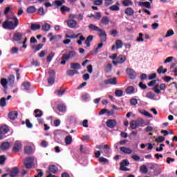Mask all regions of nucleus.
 Masks as SVG:
<instances>
[{
	"instance_id": "obj_1",
	"label": "nucleus",
	"mask_w": 177,
	"mask_h": 177,
	"mask_svg": "<svg viewBox=\"0 0 177 177\" xmlns=\"http://www.w3.org/2000/svg\"><path fill=\"white\" fill-rule=\"evenodd\" d=\"M17 26H19V19H17V17H9L8 15H6V21L3 23L2 27L5 30H13Z\"/></svg>"
},
{
	"instance_id": "obj_2",
	"label": "nucleus",
	"mask_w": 177,
	"mask_h": 177,
	"mask_svg": "<svg viewBox=\"0 0 177 177\" xmlns=\"http://www.w3.org/2000/svg\"><path fill=\"white\" fill-rule=\"evenodd\" d=\"M77 53L74 50H71L68 52V54H63L62 57H61V62L60 64L62 66H65L66 62H68L70 59H73L75 57Z\"/></svg>"
},
{
	"instance_id": "obj_3",
	"label": "nucleus",
	"mask_w": 177,
	"mask_h": 177,
	"mask_svg": "<svg viewBox=\"0 0 177 177\" xmlns=\"http://www.w3.org/2000/svg\"><path fill=\"white\" fill-rule=\"evenodd\" d=\"M24 165H25V167L28 169H31L34 165V158L32 157L26 158L24 160Z\"/></svg>"
},
{
	"instance_id": "obj_4",
	"label": "nucleus",
	"mask_w": 177,
	"mask_h": 177,
	"mask_svg": "<svg viewBox=\"0 0 177 177\" xmlns=\"http://www.w3.org/2000/svg\"><path fill=\"white\" fill-rule=\"evenodd\" d=\"M165 89H167V85L164 83L160 84V85L156 84L153 88V91L155 93H158V95L161 93V91H165Z\"/></svg>"
},
{
	"instance_id": "obj_5",
	"label": "nucleus",
	"mask_w": 177,
	"mask_h": 177,
	"mask_svg": "<svg viewBox=\"0 0 177 177\" xmlns=\"http://www.w3.org/2000/svg\"><path fill=\"white\" fill-rule=\"evenodd\" d=\"M128 165H129V161L128 160V159H124L122 160L120 162V171H124L125 172L126 171H130L129 169L125 167H128Z\"/></svg>"
},
{
	"instance_id": "obj_6",
	"label": "nucleus",
	"mask_w": 177,
	"mask_h": 177,
	"mask_svg": "<svg viewBox=\"0 0 177 177\" xmlns=\"http://www.w3.org/2000/svg\"><path fill=\"white\" fill-rule=\"evenodd\" d=\"M21 147H23V145L21 144V142L16 141L12 147V153H19V151L21 150Z\"/></svg>"
},
{
	"instance_id": "obj_7",
	"label": "nucleus",
	"mask_w": 177,
	"mask_h": 177,
	"mask_svg": "<svg viewBox=\"0 0 177 177\" xmlns=\"http://www.w3.org/2000/svg\"><path fill=\"white\" fill-rule=\"evenodd\" d=\"M127 74L129 75L130 80H135L136 78V72L131 68H128L126 70Z\"/></svg>"
},
{
	"instance_id": "obj_8",
	"label": "nucleus",
	"mask_w": 177,
	"mask_h": 177,
	"mask_svg": "<svg viewBox=\"0 0 177 177\" xmlns=\"http://www.w3.org/2000/svg\"><path fill=\"white\" fill-rule=\"evenodd\" d=\"M96 149H99L101 150H103L104 153H105V154H109V151L111 149H110V146L105 145H96Z\"/></svg>"
},
{
	"instance_id": "obj_9",
	"label": "nucleus",
	"mask_w": 177,
	"mask_h": 177,
	"mask_svg": "<svg viewBox=\"0 0 177 177\" xmlns=\"http://www.w3.org/2000/svg\"><path fill=\"white\" fill-rule=\"evenodd\" d=\"M122 41L120 39H117L115 42V44L112 46L111 50H115V49H121L122 48Z\"/></svg>"
},
{
	"instance_id": "obj_10",
	"label": "nucleus",
	"mask_w": 177,
	"mask_h": 177,
	"mask_svg": "<svg viewBox=\"0 0 177 177\" xmlns=\"http://www.w3.org/2000/svg\"><path fill=\"white\" fill-rule=\"evenodd\" d=\"M106 124L108 128H115L117 126V120L114 119H109L106 121Z\"/></svg>"
},
{
	"instance_id": "obj_11",
	"label": "nucleus",
	"mask_w": 177,
	"mask_h": 177,
	"mask_svg": "<svg viewBox=\"0 0 177 177\" xmlns=\"http://www.w3.org/2000/svg\"><path fill=\"white\" fill-rule=\"evenodd\" d=\"M58 168L55 165H51L48 166V170L46 171V174H57Z\"/></svg>"
},
{
	"instance_id": "obj_12",
	"label": "nucleus",
	"mask_w": 177,
	"mask_h": 177,
	"mask_svg": "<svg viewBox=\"0 0 177 177\" xmlns=\"http://www.w3.org/2000/svg\"><path fill=\"white\" fill-rule=\"evenodd\" d=\"M97 32H100L99 36L101 38V42H106L107 39V37L106 35V31L100 28V30H97Z\"/></svg>"
},
{
	"instance_id": "obj_13",
	"label": "nucleus",
	"mask_w": 177,
	"mask_h": 177,
	"mask_svg": "<svg viewBox=\"0 0 177 177\" xmlns=\"http://www.w3.org/2000/svg\"><path fill=\"white\" fill-rule=\"evenodd\" d=\"M104 84L105 85H109L111 84V85H117V78L116 77H113L109 80H104Z\"/></svg>"
},
{
	"instance_id": "obj_14",
	"label": "nucleus",
	"mask_w": 177,
	"mask_h": 177,
	"mask_svg": "<svg viewBox=\"0 0 177 177\" xmlns=\"http://www.w3.org/2000/svg\"><path fill=\"white\" fill-rule=\"evenodd\" d=\"M18 174H19V168L13 167L10 170L9 175L10 177H16L17 176Z\"/></svg>"
},
{
	"instance_id": "obj_15",
	"label": "nucleus",
	"mask_w": 177,
	"mask_h": 177,
	"mask_svg": "<svg viewBox=\"0 0 177 177\" xmlns=\"http://www.w3.org/2000/svg\"><path fill=\"white\" fill-rule=\"evenodd\" d=\"M66 24L70 28H75L77 24V21L74 19L67 21Z\"/></svg>"
},
{
	"instance_id": "obj_16",
	"label": "nucleus",
	"mask_w": 177,
	"mask_h": 177,
	"mask_svg": "<svg viewBox=\"0 0 177 177\" xmlns=\"http://www.w3.org/2000/svg\"><path fill=\"white\" fill-rule=\"evenodd\" d=\"M13 39H14V41H16L17 42L21 41V39H23V33L16 32L15 34H14Z\"/></svg>"
},
{
	"instance_id": "obj_17",
	"label": "nucleus",
	"mask_w": 177,
	"mask_h": 177,
	"mask_svg": "<svg viewBox=\"0 0 177 177\" xmlns=\"http://www.w3.org/2000/svg\"><path fill=\"white\" fill-rule=\"evenodd\" d=\"M17 115H19V113L16 111H12L8 113V118L10 120H15L16 118H17Z\"/></svg>"
},
{
	"instance_id": "obj_18",
	"label": "nucleus",
	"mask_w": 177,
	"mask_h": 177,
	"mask_svg": "<svg viewBox=\"0 0 177 177\" xmlns=\"http://www.w3.org/2000/svg\"><path fill=\"white\" fill-rule=\"evenodd\" d=\"M138 6H144L145 8H147V9L151 8V5L149 1H140L138 2Z\"/></svg>"
},
{
	"instance_id": "obj_19",
	"label": "nucleus",
	"mask_w": 177,
	"mask_h": 177,
	"mask_svg": "<svg viewBox=\"0 0 177 177\" xmlns=\"http://www.w3.org/2000/svg\"><path fill=\"white\" fill-rule=\"evenodd\" d=\"M124 13L125 15H127V16H133L135 11H133V9H132V8L129 7L125 9Z\"/></svg>"
},
{
	"instance_id": "obj_20",
	"label": "nucleus",
	"mask_w": 177,
	"mask_h": 177,
	"mask_svg": "<svg viewBox=\"0 0 177 177\" xmlns=\"http://www.w3.org/2000/svg\"><path fill=\"white\" fill-rule=\"evenodd\" d=\"M1 150H8L10 148V142H4L0 146Z\"/></svg>"
},
{
	"instance_id": "obj_21",
	"label": "nucleus",
	"mask_w": 177,
	"mask_h": 177,
	"mask_svg": "<svg viewBox=\"0 0 177 177\" xmlns=\"http://www.w3.org/2000/svg\"><path fill=\"white\" fill-rule=\"evenodd\" d=\"M91 41H93V36L88 35L84 41V44H86L87 48H89V46H91Z\"/></svg>"
},
{
	"instance_id": "obj_22",
	"label": "nucleus",
	"mask_w": 177,
	"mask_h": 177,
	"mask_svg": "<svg viewBox=\"0 0 177 177\" xmlns=\"http://www.w3.org/2000/svg\"><path fill=\"white\" fill-rule=\"evenodd\" d=\"M80 74V72L77 70H68L66 71V75L69 77H74V75Z\"/></svg>"
},
{
	"instance_id": "obj_23",
	"label": "nucleus",
	"mask_w": 177,
	"mask_h": 177,
	"mask_svg": "<svg viewBox=\"0 0 177 177\" xmlns=\"http://www.w3.org/2000/svg\"><path fill=\"white\" fill-rule=\"evenodd\" d=\"M116 60L118 62L119 64H122V63H124L125 60H127V57L125 55H119L116 58Z\"/></svg>"
},
{
	"instance_id": "obj_24",
	"label": "nucleus",
	"mask_w": 177,
	"mask_h": 177,
	"mask_svg": "<svg viewBox=\"0 0 177 177\" xmlns=\"http://www.w3.org/2000/svg\"><path fill=\"white\" fill-rule=\"evenodd\" d=\"M22 86L24 91H30L31 88V84L29 82H24L22 83Z\"/></svg>"
},
{
	"instance_id": "obj_25",
	"label": "nucleus",
	"mask_w": 177,
	"mask_h": 177,
	"mask_svg": "<svg viewBox=\"0 0 177 177\" xmlns=\"http://www.w3.org/2000/svg\"><path fill=\"white\" fill-rule=\"evenodd\" d=\"M71 68L73 70H81V64L80 63H71Z\"/></svg>"
},
{
	"instance_id": "obj_26",
	"label": "nucleus",
	"mask_w": 177,
	"mask_h": 177,
	"mask_svg": "<svg viewBox=\"0 0 177 177\" xmlns=\"http://www.w3.org/2000/svg\"><path fill=\"white\" fill-rule=\"evenodd\" d=\"M26 12L29 14L35 13V12H37V8H35V6H30L28 7V8L26 9Z\"/></svg>"
},
{
	"instance_id": "obj_27",
	"label": "nucleus",
	"mask_w": 177,
	"mask_h": 177,
	"mask_svg": "<svg viewBox=\"0 0 177 177\" xmlns=\"http://www.w3.org/2000/svg\"><path fill=\"white\" fill-rule=\"evenodd\" d=\"M120 151H122V153H124V154H131L132 151L129 148H127L125 147H120Z\"/></svg>"
},
{
	"instance_id": "obj_28",
	"label": "nucleus",
	"mask_w": 177,
	"mask_h": 177,
	"mask_svg": "<svg viewBox=\"0 0 177 177\" xmlns=\"http://www.w3.org/2000/svg\"><path fill=\"white\" fill-rule=\"evenodd\" d=\"M57 110L60 113H64L66 110V106L64 104H58L57 105Z\"/></svg>"
},
{
	"instance_id": "obj_29",
	"label": "nucleus",
	"mask_w": 177,
	"mask_h": 177,
	"mask_svg": "<svg viewBox=\"0 0 177 177\" xmlns=\"http://www.w3.org/2000/svg\"><path fill=\"white\" fill-rule=\"evenodd\" d=\"M109 23H110V19H109L108 17H103L101 19V24H104V26L109 25Z\"/></svg>"
},
{
	"instance_id": "obj_30",
	"label": "nucleus",
	"mask_w": 177,
	"mask_h": 177,
	"mask_svg": "<svg viewBox=\"0 0 177 177\" xmlns=\"http://www.w3.org/2000/svg\"><path fill=\"white\" fill-rule=\"evenodd\" d=\"M34 113H35V117H36V118H39V117H42V115H44V113H42V111L39 109H35Z\"/></svg>"
},
{
	"instance_id": "obj_31",
	"label": "nucleus",
	"mask_w": 177,
	"mask_h": 177,
	"mask_svg": "<svg viewBox=\"0 0 177 177\" xmlns=\"http://www.w3.org/2000/svg\"><path fill=\"white\" fill-rule=\"evenodd\" d=\"M133 92H135V87L132 86H129L126 88V93L128 95H131L132 93H133Z\"/></svg>"
},
{
	"instance_id": "obj_32",
	"label": "nucleus",
	"mask_w": 177,
	"mask_h": 177,
	"mask_svg": "<svg viewBox=\"0 0 177 177\" xmlns=\"http://www.w3.org/2000/svg\"><path fill=\"white\" fill-rule=\"evenodd\" d=\"M41 28V25L37 24H32L30 26V30L32 31H37V30H39Z\"/></svg>"
},
{
	"instance_id": "obj_33",
	"label": "nucleus",
	"mask_w": 177,
	"mask_h": 177,
	"mask_svg": "<svg viewBox=\"0 0 177 177\" xmlns=\"http://www.w3.org/2000/svg\"><path fill=\"white\" fill-rule=\"evenodd\" d=\"M120 3L117 2L116 5H113L110 7V10L112 11L117 12V10H120Z\"/></svg>"
},
{
	"instance_id": "obj_34",
	"label": "nucleus",
	"mask_w": 177,
	"mask_h": 177,
	"mask_svg": "<svg viewBox=\"0 0 177 177\" xmlns=\"http://www.w3.org/2000/svg\"><path fill=\"white\" fill-rule=\"evenodd\" d=\"M0 132H1V133H3L4 135H6V133L9 132V128L8 127V126H2L0 128Z\"/></svg>"
},
{
	"instance_id": "obj_35",
	"label": "nucleus",
	"mask_w": 177,
	"mask_h": 177,
	"mask_svg": "<svg viewBox=\"0 0 177 177\" xmlns=\"http://www.w3.org/2000/svg\"><path fill=\"white\" fill-rule=\"evenodd\" d=\"M138 127H139V126H138L136 120H131L130 122V128H131L132 129H136V128H138Z\"/></svg>"
},
{
	"instance_id": "obj_36",
	"label": "nucleus",
	"mask_w": 177,
	"mask_h": 177,
	"mask_svg": "<svg viewBox=\"0 0 177 177\" xmlns=\"http://www.w3.org/2000/svg\"><path fill=\"white\" fill-rule=\"evenodd\" d=\"M1 84L2 85L3 88H4V89H7L8 88V80H6V78H3L1 80Z\"/></svg>"
},
{
	"instance_id": "obj_37",
	"label": "nucleus",
	"mask_w": 177,
	"mask_h": 177,
	"mask_svg": "<svg viewBox=\"0 0 177 177\" xmlns=\"http://www.w3.org/2000/svg\"><path fill=\"white\" fill-rule=\"evenodd\" d=\"M24 153L25 154H32V148L30 146L25 147Z\"/></svg>"
},
{
	"instance_id": "obj_38",
	"label": "nucleus",
	"mask_w": 177,
	"mask_h": 177,
	"mask_svg": "<svg viewBox=\"0 0 177 177\" xmlns=\"http://www.w3.org/2000/svg\"><path fill=\"white\" fill-rule=\"evenodd\" d=\"M41 30L42 31H49V30H50V25L49 24H44L42 26H41Z\"/></svg>"
},
{
	"instance_id": "obj_39",
	"label": "nucleus",
	"mask_w": 177,
	"mask_h": 177,
	"mask_svg": "<svg viewBox=\"0 0 177 177\" xmlns=\"http://www.w3.org/2000/svg\"><path fill=\"white\" fill-rule=\"evenodd\" d=\"M88 28L90 30H92V31H98L100 30V28L98 26H96L95 24H91L90 25H88Z\"/></svg>"
},
{
	"instance_id": "obj_40",
	"label": "nucleus",
	"mask_w": 177,
	"mask_h": 177,
	"mask_svg": "<svg viewBox=\"0 0 177 177\" xmlns=\"http://www.w3.org/2000/svg\"><path fill=\"white\" fill-rule=\"evenodd\" d=\"M146 97H147V99H151V100H154V99H156V95L151 92H149L146 94Z\"/></svg>"
},
{
	"instance_id": "obj_41",
	"label": "nucleus",
	"mask_w": 177,
	"mask_h": 177,
	"mask_svg": "<svg viewBox=\"0 0 177 177\" xmlns=\"http://www.w3.org/2000/svg\"><path fill=\"white\" fill-rule=\"evenodd\" d=\"M55 57V53L51 52L46 57V61L48 63L52 62V59Z\"/></svg>"
},
{
	"instance_id": "obj_42",
	"label": "nucleus",
	"mask_w": 177,
	"mask_h": 177,
	"mask_svg": "<svg viewBox=\"0 0 177 177\" xmlns=\"http://www.w3.org/2000/svg\"><path fill=\"white\" fill-rule=\"evenodd\" d=\"M113 68V65L111 64H108L104 68L105 73H111Z\"/></svg>"
},
{
	"instance_id": "obj_43",
	"label": "nucleus",
	"mask_w": 177,
	"mask_h": 177,
	"mask_svg": "<svg viewBox=\"0 0 177 177\" xmlns=\"http://www.w3.org/2000/svg\"><path fill=\"white\" fill-rule=\"evenodd\" d=\"M72 142H73V138H71V136H67L65 138V143H66V145H71Z\"/></svg>"
},
{
	"instance_id": "obj_44",
	"label": "nucleus",
	"mask_w": 177,
	"mask_h": 177,
	"mask_svg": "<svg viewBox=\"0 0 177 177\" xmlns=\"http://www.w3.org/2000/svg\"><path fill=\"white\" fill-rule=\"evenodd\" d=\"M122 5H124V6H132V5H133V3H132V1L131 0H124L122 2Z\"/></svg>"
},
{
	"instance_id": "obj_45",
	"label": "nucleus",
	"mask_w": 177,
	"mask_h": 177,
	"mask_svg": "<svg viewBox=\"0 0 177 177\" xmlns=\"http://www.w3.org/2000/svg\"><path fill=\"white\" fill-rule=\"evenodd\" d=\"M64 92H66V89L64 90H57L55 91V94L57 96H63L64 95Z\"/></svg>"
},
{
	"instance_id": "obj_46",
	"label": "nucleus",
	"mask_w": 177,
	"mask_h": 177,
	"mask_svg": "<svg viewBox=\"0 0 177 177\" xmlns=\"http://www.w3.org/2000/svg\"><path fill=\"white\" fill-rule=\"evenodd\" d=\"M6 106V98L5 97L0 99V106L5 107Z\"/></svg>"
},
{
	"instance_id": "obj_47",
	"label": "nucleus",
	"mask_w": 177,
	"mask_h": 177,
	"mask_svg": "<svg viewBox=\"0 0 177 177\" xmlns=\"http://www.w3.org/2000/svg\"><path fill=\"white\" fill-rule=\"evenodd\" d=\"M60 10L62 13H66V12H70V8L66 6H62L60 8Z\"/></svg>"
},
{
	"instance_id": "obj_48",
	"label": "nucleus",
	"mask_w": 177,
	"mask_h": 177,
	"mask_svg": "<svg viewBox=\"0 0 177 177\" xmlns=\"http://www.w3.org/2000/svg\"><path fill=\"white\" fill-rule=\"evenodd\" d=\"M64 2H66L64 0H55L54 3L56 5V6H62Z\"/></svg>"
},
{
	"instance_id": "obj_49",
	"label": "nucleus",
	"mask_w": 177,
	"mask_h": 177,
	"mask_svg": "<svg viewBox=\"0 0 177 177\" xmlns=\"http://www.w3.org/2000/svg\"><path fill=\"white\" fill-rule=\"evenodd\" d=\"M174 34H175V32H174V30L172 29H169V30H167L165 37L168 38V37H172V35H174Z\"/></svg>"
},
{
	"instance_id": "obj_50",
	"label": "nucleus",
	"mask_w": 177,
	"mask_h": 177,
	"mask_svg": "<svg viewBox=\"0 0 177 177\" xmlns=\"http://www.w3.org/2000/svg\"><path fill=\"white\" fill-rule=\"evenodd\" d=\"M164 140H165V137L164 136H160L158 138L155 139V142H156V143H162Z\"/></svg>"
},
{
	"instance_id": "obj_51",
	"label": "nucleus",
	"mask_w": 177,
	"mask_h": 177,
	"mask_svg": "<svg viewBox=\"0 0 177 177\" xmlns=\"http://www.w3.org/2000/svg\"><path fill=\"white\" fill-rule=\"evenodd\" d=\"M8 82L9 84H11V85H13V84H15V75H10L8 77Z\"/></svg>"
},
{
	"instance_id": "obj_52",
	"label": "nucleus",
	"mask_w": 177,
	"mask_h": 177,
	"mask_svg": "<svg viewBox=\"0 0 177 177\" xmlns=\"http://www.w3.org/2000/svg\"><path fill=\"white\" fill-rule=\"evenodd\" d=\"M140 169V172H142V174H147L148 169L146 165L141 166Z\"/></svg>"
},
{
	"instance_id": "obj_53",
	"label": "nucleus",
	"mask_w": 177,
	"mask_h": 177,
	"mask_svg": "<svg viewBox=\"0 0 177 177\" xmlns=\"http://www.w3.org/2000/svg\"><path fill=\"white\" fill-rule=\"evenodd\" d=\"M37 13H39V16H44L45 15V10H44L43 7H40L37 10Z\"/></svg>"
},
{
	"instance_id": "obj_54",
	"label": "nucleus",
	"mask_w": 177,
	"mask_h": 177,
	"mask_svg": "<svg viewBox=\"0 0 177 177\" xmlns=\"http://www.w3.org/2000/svg\"><path fill=\"white\" fill-rule=\"evenodd\" d=\"M137 42H143L145 39H143V33H139V37L136 39Z\"/></svg>"
},
{
	"instance_id": "obj_55",
	"label": "nucleus",
	"mask_w": 177,
	"mask_h": 177,
	"mask_svg": "<svg viewBox=\"0 0 177 177\" xmlns=\"http://www.w3.org/2000/svg\"><path fill=\"white\" fill-rule=\"evenodd\" d=\"M130 104L131 106H136L138 104V99L136 98H132L130 100Z\"/></svg>"
},
{
	"instance_id": "obj_56",
	"label": "nucleus",
	"mask_w": 177,
	"mask_h": 177,
	"mask_svg": "<svg viewBox=\"0 0 177 177\" xmlns=\"http://www.w3.org/2000/svg\"><path fill=\"white\" fill-rule=\"evenodd\" d=\"M5 161H6L5 156H0V165H3V164H5Z\"/></svg>"
},
{
	"instance_id": "obj_57",
	"label": "nucleus",
	"mask_w": 177,
	"mask_h": 177,
	"mask_svg": "<svg viewBox=\"0 0 177 177\" xmlns=\"http://www.w3.org/2000/svg\"><path fill=\"white\" fill-rule=\"evenodd\" d=\"M82 41H85V37L80 35V39L77 41V44H78V45H82Z\"/></svg>"
},
{
	"instance_id": "obj_58",
	"label": "nucleus",
	"mask_w": 177,
	"mask_h": 177,
	"mask_svg": "<svg viewBox=\"0 0 177 177\" xmlns=\"http://www.w3.org/2000/svg\"><path fill=\"white\" fill-rule=\"evenodd\" d=\"M102 18V12H96L95 15H94V19L95 20H100Z\"/></svg>"
},
{
	"instance_id": "obj_59",
	"label": "nucleus",
	"mask_w": 177,
	"mask_h": 177,
	"mask_svg": "<svg viewBox=\"0 0 177 177\" xmlns=\"http://www.w3.org/2000/svg\"><path fill=\"white\" fill-rule=\"evenodd\" d=\"M162 80L165 81V82H169V81H171V80H174V78H172L171 76H165L162 77Z\"/></svg>"
},
{
	"instance_id": "obj_60",
	"label": "nucleus",
	"mask_w": 177,
	"mask_h": 177,
	"mask_svg": "<svg viewBox=\"0 0 177 177\" xmlns=\"http://www.w3.org/2000/svg\"><path fill=\"white\" fill-rule=\"evenodd\" d=\"M19 52V48L17 47H13L11 48L10 53L11 55H15Z\"/></svg>"
},
{
	"instance_id": "obj_61",
	"label": "nucleus",
	"mask_w": 177,
	"mask_h": 177,
	"mask_svg": "<svg viewBox=\"0 0 177 177\" xmlns=\"http://www.w3.org/2000/svg\"><path fill=\"white\" fill-rule=\"evenodd\" d=\"M122 93H123L122 90L118 89L115 91V94L116 95V96H118V97L122 96Z\"/></svg>"
},
{
	"instance_id": "obj_62",
	"label": "nucleus",
	"mask_w": 177,
	"mask_h": 177,
	"mask_svg": "<svg viewBox=\"0 0 177 177\" xmlns=\"http://www.w3.org/2000/svg\"><path fill=\"white\" fill-rule=\"evenodd\" d=\"M138 86L140 87L141 89L145 90L147 89V86H146V84H143V82H140L138 84Z\"/></svg>"
},
{
	"instance_id": "obj_63",
	"label": "nucleus",
	"mask_w": 177,
	"mask_h": 177,
	"mask_svg": "<svg viewBox=\"0 0 177 177\" xmlns=\"http://www.w3.org/2000/svg\"><path fill=\"white\" fill-rule=\"evenodd\" d=\"M40 145L41 146V147H48V142L45 140H41Z\"/></svg>"
},
{
	"instance_id": "obj_64",
	"label": "nucleus",
	"mask_w": 177,
	"mask_h": 177,
	"mask_svg": "<svg viewBox=\"0 0 177 177\" xmlns=\"http://www.w3.org/2000/svg\"><path fill=\"white\" fill-rule=\"evenodd\" d=\"M157 164L156 163H149L148 165L149 169H154L157 167Z\"/></svg>"
}]
</instances>
